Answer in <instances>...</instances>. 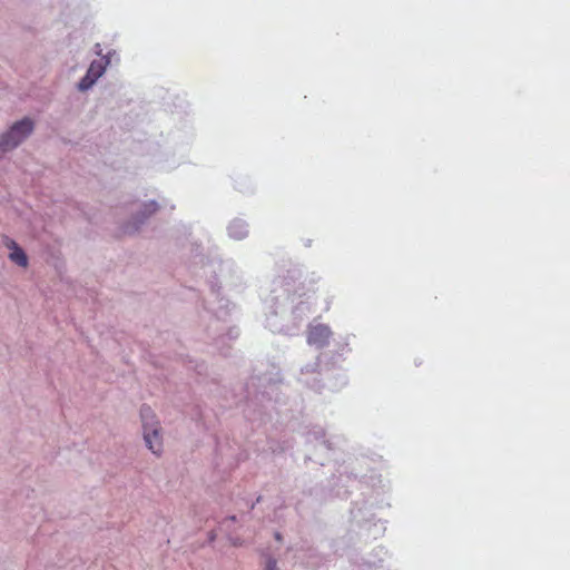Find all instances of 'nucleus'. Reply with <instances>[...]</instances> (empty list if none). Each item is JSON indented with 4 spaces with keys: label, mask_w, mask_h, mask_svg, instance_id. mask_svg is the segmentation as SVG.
I'll use <instances>...</instances> for the list:
<instances>
[{
    "label": "nucleus",
    "mask_w": 570,
    "mask_h": 570,
    "mask_svg": "<svg viewBox=\"0 0 570 570\" xmlns=\"http://www.w3.org/2000/svg\"><path fill=\"white\" fill-rule=\"evenodd\" d=\"M140 417L144 428V439L148 449L156 455L163 451V440L160 435L159 422L149 406H141Z\"/></svg>",
    "instance_id": "nucleus-1"
},
{
    "label": "nucleus",
    "mask_w": 570,
    "mask_h": 570,
    "mask_svg": "<svg viewBox=\"0 0 570 570\" xmlns=\"http://www.w3.org/2000/svg\"><path fill=\"white\" fill-rule=\"evenodd\" d=\"M33 130V122L29 118L17 121L8 132L0 138V157L16 148L23 141Z\"/></svg>",
    "instance_id": "nucleus-2"
},
{
    "label": "nucleus",
    "mask_w": 570,
    "mask_h": 570,
    "mask_svg": "<svg viewBox=\"0 0 570 570\" xmlns=\"http://www.w3.org/2000/svg\"><path fill=\"white\" fill-rule=\"evenodd\" d=\"M332 332L327 325L317 324L309 326L307 331V343L317 347H323L328 344Z\"/></svg>",
    "instance_id": "nucleus-3"
},
{
    "label": "nucleus",
    "mask_w": 570,
    "mask_h": 570,
    "mask_svg": "<svg viewBox=\"0 0 570 570\" xmlns=\"http://www.w3.org/2000/svg\"><path fill=\"white\" fill-rule=\"evenodd\" d=\"M6 246L11 250L9 257L12 262L21 267H26L28 265L27 255L14 240L7 238Z\"/></svg>",
    "instance_id": "nucleus-4"
},
{
    "label": "nucleus",
    "mask_w": 570,
    "mask_h": 570,
    "mask_svg": "<svg viewBox=\"0 0 570 570\" xmlns=\"http://www.w3.org/2000/svg\"><path fill=\"white\" fill-rule=\"evenodd\" d=\"M108 60H95L90 63L89 66V69H88V78H94L95 80H97L99 77L102 76V73L105 72V69H106V66L108 65Z\"/></svg>",
    "instance_id": "nucleus-5"
},
{
    "label": "nucleus",
    "mask_w": 570,
    "mask_h": 570,
    "mask_svg": "<svg viewBox=\"0 0 570 570\" xmlns=\"http://www.w3.org/2000/svg\"><path fill=\"white\" fill-rule=\"evenodd\" d=\"M229 235L235 239H242L247 235L246 226L242 222H233L228 226Z\"/></svg>",
    "instance_id": "nucleus-6"
},
{
    "label": "nucleus",
    "mask_w": 570,
    "mask_h": 570,
    "mask_svg": "<svg viewBox=\"0 0 570 570\" xmlns=\"http://www.w3.org/2000/svg\"><path fill=\"white\" fill-rule=\"evenodd\" d=\"M95 82H96V80L92 77L88 78V72H87L86 76L80 80L78 87H79L80 90H87Z\"/></svg>",
    "instance_id": "nucleus-7"
},
{
    "label": "nucleus",
    "mask_w": 570,
    "mask_h": 570,
    "mask_svg": "<svg viewBox=\"0 0 570 570\" xmlns=\"http://www.w3.org/2000/svg\"><path fill=\"white\" fill-rule=\"evenodd\" d=\"M157 209H158V206L155 202H151L146 205V210L148 212L149 215L154 214Z\"/></svg>",
    "instance_id": "nucleus-8"
},
{
    "label": "nucleus",
    "mask_w": 570,
    "mask_h": 570,
    "mask_svg": "<svg viewBox=\"0 0 570 570\" xmlns=\"http://www.w3.org/2000/svg\"><path fill=\"white\" fill-rule=\"evenodd\" d=\"M266 570H277V563L275 559H268L266 563Z\"/></svg>",
    "instance_id": "nucleus-9"
}]
</instances>
